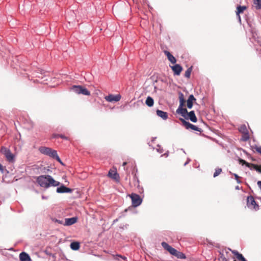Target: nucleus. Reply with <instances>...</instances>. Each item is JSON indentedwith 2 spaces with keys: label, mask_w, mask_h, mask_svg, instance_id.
<instances>
[{
  "label": "nucleus",
  "mask_w": 261,
  "mask_h": 261,
  "mask_svg": "<svg viewBox=\"0 0 261 261\" xmlns=\"http://www.w3.org/2000/svg\"><path fill=\"white\" fill-rule=\"evenodd\" d=\"M19 258L21 261H31L29 255L25 252H22L19 255Z\"/></svg>",
  "instance_id": "19"
},
{
  "label": "nucleus",
  "mask_w": 261,
  "mask_h": 261,
  "mask_svg": "<svg viewBox=\"0 0 261 261\" xmlns=\"http://www.w3.org/2000/svg\"><path fill=\"white\" fill-rule=\"evenodd\" d=\"M247 9V7L245 6H239L237 8V11H236V14L238 17V18L240 21H241V17L240 16V14L241 13H243L244 11Z\"/></svg>",
  "instance_id": "16"
},
{
  "label": "nucleus",
  "mask_w": 261,
  "mask_h": 261,
  "mask_svg": "<svg viewBox=\"0 0 261 261\" xmlns=\"http://www.w3.org/2000/svg\"><path fill=\"white\" fill-rule=\"evenodd\" d=\"M36 181L40 187L46 189L50 187L58 186L60 184V182L55 180L49 175H42L38 176Z\"/></svg>",
  "instance_id": "1"
},
{
  "label": "nucleus",
  "mask_w": 261,
  "mask_h": 261,
  "mask_svg": "<svg viewBox=\"0 0 261 261\" xmlns=\"http://www.w3.org/2000/svg\"><path fill=\"white\" fill-rule=\"evenodd\" d=\"M179 106L176 110V113L178 114H180L185 118H187V115L188 112L187 110L184 108V107L185 106L186 100L184 98V95L181 92H179Z\"/></svg>",
  "instance_id": "3"
},
{
  "label": "nucleus",
  "mask_w": 261,
  "mask_h": 261,
  "mask_svg": "<svg viewBox=\"0 0 261 261\" xmlns=\"http://www.w3.org/2000/svg\"><path fill=\"white\" fill-rule=\"evenodd\" d=\"M39 150L41 153L48 155L54 159H55L57 160V161L62 164L61 160L58 155L57 152L56 150L52 149L51 148L45 146H41L39 147Z\"/></svg>",
  "instance_id": "2"
},
{
  "label": "nucleus",
  "mask_w": 261,
  "mask_h": 261,
  "mask_svg": "<svg viewBox=\"0 0 261 261\" xmlns=\"http://www.w3.org/2000/svg\"><path fill=\"white\" fill-rule=\"evenodd\" d=\"M180 120L181 121L183 125L187 128V129H192L194 130H196L197 132H199L201 133L202 132V130L200 128L198 127L197 126L191 124L190 122L186 121L185 119L182 118H180Z\"/></svg>",
  "instance_id": "8"
},
{
  "label": "nucleus",
  "mask_w": 261,
  "mask_h": 261,
  "mask_svg": "<svg viewBox=\"0 0 261 261\" xmlns=\"http://www.w3.org/2000/svg\"><path fill=\"white\" fill-rule=\"evenodd\" d=\"M249 139V133H245L244 134H242V140L244 141H247Z\"/></svg>",
  "instance_id": "28"
},
{
  "label": "nucleus",
  "mask_w": 261,
  "mask_h": 261,
  "mask_svg": "<svg viewBox=\"0 0 261 261\" xmlns=\"http://www.w3.org/2000/svg\"><path fill=\"white\" fill-rule=\"evenodd\" d=\"M80 247V243L77 242H73L70 244V248L73 250H77Z\"/></svg>",
  "instance_id": "22"
},
{
  "label": "nucleus",
  "mask_w": 261,
  "mask_h": 261,
  "mask_svg": "<svg viewBox=\"0 0 261 261\" xmlns=\"http://www.w3.org/2000/svg\"><path fill=\"white\" fill-rule=\"evenodd\" d=\"M38 82V81L37 80H34V81H33L34 83H37Z\"/></svg>",
  "instance_id": "42"
},
{
  "label": "nucleus",
  "mask_w": 261,
  "mask_h": 261,
  "mask_svg": "<svg viewBox=\"0 0 261 261\" xmlns=\"http://www.w3.org/2000/svg\"><path fill=\"white\" fill-rule=\"evenodd\" d=\"M71 90L77 94H83L84 95H90V92L85 87L82 86L74 85L71 88Z\"/></svg>",
  "instance_id": "4"
},
{
  "label": "nucleus",
  "mask_w": 261,
  "mask_h": 261,
  "mask_svg": "<svg viewBox=\"0 0 261 261\" xmlns=\"http://www.w3.org/2000/svg\"><path fill=\"white\" fill-rule=\"evenodd\" d=\"M108 176L117 181L119 180V174L115 170H110L108 173Z\"/></svg>",
  "instance_id": "13"
},
{
  "label": "nucleus",
  "mask_w": 261,
  "mask_h": 261,
  "mask_svg": "<svg viewBox=\"0 0 261 261\" xmlns=\"http://www.w3.org/2000/svg\"><path fill=\"white\" fill-rule=\"evenodd\" d=\"M1 152L5 155L8 161L11 162L13 160L14 155L9 149L2 146L1 148Z\"/></svg>",
  "instance_id": "6"
},
{
  "label": "nucleus",
  "mask_w": 261,
  "mask_h": 261,
  "mask_svg": "<svg viewBox=\"0 0 261 261\" xmlns=\"http://www.w3.org/2000/svg\"><path fill=\"white\" fill-rule=\"evenodd\" d=\"M192 70V67L189 68L185 72V76L188 79H189L190 77Z\"/></svg>",
  "instance_id": "26"
},
{
  "label": "nucleus",
  "mask_w": 261,
  "mask_h": 261,
  "mask_svg": "<svg viewBox=\"0 0 261 261\" xmlns=\"http://www.w3.org/2000/svg\"><path fill=\"white\" fill-rule=\"evenodd\" d=\"M196 101V98L194 97L193 95H190L187 101V106L189 109L192 108L193 103Z\"/></svg>",
  "instance_id": "15"
},
{
  "label": "nucleus",
  "mask_w": 261,
  "mask_h": 261,
  "mask_svg": "<svg viewBox=\"0 0 261 261\" xmlns=\"http://www.w3.org/2000/svg\"><path fill=\"white\" fill-rule=\"evenodd\" d=\"M156 150L158 152H159L160 153H162L163 152L164 150L162 147L160 145H157Z\"/></svg>",
  "instance_id": "33"
},
{
  "label": "nucleus",
  "mask_w": 261,
  "mask_h": 261,
  "mask_svg": "<svg viewBox=\"0 0 261 261\" xmlns=\"http://www.w3.org/2000/svg\"><path fill=\"white\" fill-rule=\"evenodd\" d=\"M218 260L219 261H227L224 255L221 253H220L218 257Z\"/></svg>",
  "instance_id": "31"
},
{
  "label": "nucleus",
  "mask_w": 261,
  "mask_h": 261,
  "mask_svg": "<svg viewBox=\"0 0 261 261\" xmlns=\"http://www.w3.org/2000/svg\"><path fill=\"white\" fill-rule=\"evenodd\" d=\"M247 205L249 208L255 211L259 209V205L256 203L254 197L251 195L247 197Z\"/></svg>",
  "instance_id": "5"
},
{
  "label": "nucleus",
  "mask_w": 261,
  "mask_h": 261,
  "mask_svg": "<svg viewBox=\"0 0 261 261\" xmlns=\"http://www.w3.org/2000/svg\"><path fill=\"white\" fill-rule=\"evenodd\" d=\"M126 164H127V162H123V165H123V166H125Z\"/></svg>",
  "instance_id": "41"
},
{
  "label": "nucleus",
  "mask_w": 261,
  "mask_h": 261,
  "mask_svg": "<svg viewBox=\"0 0 261 261\" xmlns=\"http://www.w3.org/2000/svg\"><path fill=\"white\" fill-rule=\"evenodd\" d=\"M162 246L163 247L167 250L171 254L174 255V254L176 252V250L173 248H172L171 246H170L166 242H162Z\"/></svg>",
  "instance_id": "10"
},
{
  "label": "nucleus",
  "mask_w": 261,
  "mask_h": 261,
  "mask_svg": "<svg viewBox=\"0 0 261 261\" xmlns=\"http://www.w3.org/2000/svg\"><path fill=\"white\" fill-rule=\"evenodd\" d=\"M236 189H239V186L236 187Z\"/></svg>",
  "instance_id": "43"
},
{
  "label": "nucleus",
  "mask_w": 261,
  "mask_h": 261,
  "mask_svg": "<svg viewBox=\"0 0 261 261\" xmlns=\"http://www.w3.org/2000/svg\"><path fill=\"white\" fill-rule=\"evenodd\" d=\"M164 53L166 55L169 61L171 62V63L172 64H175L176 63V60L175 58L172 55H171L170 52L167 50H165Z\"/></svg>",
  "instance_id": "17"
},
{
  "label": "nucleus",
  "mask_w": 261,
  "mask_h": 261,
  "mask_svg": "<svg viewBox=\"0 0 261 261\" xmlns=\"http://www.w3.org/2000/svg\"><path fill=\"white\" fill-rule=\"evenodd\" d=\"M59 137L61 138H62V139H63L69 140L68 137L65 136L64 135H59Z\"/></svg>",
  "instance_id": "36"
},
{
  "label": "nucleus",
  "mask_w": 261,
  "mask_h": 261,
  "mask_svg": "<svg viewBox=\"0 0 261 261\" xmlns=\"http://www.w3.org/2000/svg\"><path fill=\"white\" fill-rule=\"evenodd\" d=\"M59 134H53L52 136V137L54 138H56L57 137H59Z\"/></svg>",
  "instance_id": "38"
},
{
  "label": "nucleus",
  "mask_w": 261,
  "mask_h": 261,
  "mask_svg": "<svg viewBox=\"0 0 261 261\" xmlns=\"http://www.w3.org/2000/svg\"><path fill=\"white\" fill-rule=\"evenodd\" d=\"M121 95L120 94L113 95L109 94L108 96H105V99L109 102H117L119 101L121 99Z\"/></svg>",
  "instance_id": "9"
},
{
  "label": "nucleus",
  "mask_w": 261,
  "mask_h": 261,
  "mask_svg": "<svg viewBox=\"0 0 261 261\" xmlns=\"http://www.w3.org/2000/svg\"><path fill=\"white\" fill-rule=\"evenodd\" d=\"M254 149L257 152L261 154V146L255 147Z\"/></svg>",
  "instance_id": "34"
},
{
  "label": "nucleus",
  "mask_w": 261,
  "mask_h": 261,
  "mask_svg": "<svg viewBox=\"0 0 261 261\" xmlns=\"http://www.w3.org/2000/svg\"><path fill=\"white\" fill-rule=\"evenodd\" d=\"M145 103L148 107H151L154 104V100L152 97L148 96L146 99Z\"/></svg>",
  "instance_id": "21"
},
{
  "label": "nucleus",
  "mask_w": 261,
  "mask_h": 261,
  "mask_svg": "<svg viewBox=\"0 0 261 261\" xmlns=\"http://www.w3.org/2000/svg\"><path fill=\"white\" fill-rule=\"evenodd\" d=\"M0 171H1L2 172H3V171H4V167L1 164H0Z\"/></svg>",
  "instance_id": "40"
},
{
  "label": "nucleus",
  "mask_w": 261,
  "mask_h": 261,
  "mask_svg": "<svg viewBox=\"0 0 261 261\" xmlns=\"http://www.w3.org/2000/svg\"><path fill=\"white\" fill-rule=\"evenodd\" d=\"M55 221L56 222H57V223H59V224H63L62 221H60V220H58V219H55Z\"/></svg>",
  "instance_id": "39"
},
{
  "label": "nucleus",
  "mask_w": 261,
  "mask_h": 261,
  "mask_svg": "<svg viewBox=\"0 0 261 261\" xmlns=\"http://www.w3.org/2000/svg\"><path fill=\"white\" fill-rule=\"evenodd\" d=\"M222 172V169L221 168H217L215 170V172L214 173V177H216L218 176Z\"/></svg>",
  "instance_id": "32"
},
{
  "label": "nucleus",
  "mask_w": 261,
  "mask_h": 261,
  "mask_svg": "<svg viewBox=\"0 0 261 261\" xmlns=\"http://www.w3.org/2000/svg\"><path fill=\"white\" fill-rule=\"evenodd\" d=\"M174 256H176L178 258L180 259H185L186 258L185 255L182 252H179L176 250V253L174 254Z\"/></svg>",
  "instance_id": "25"
},
{
  "label": "nucleus",
  "mask_w": 261,
  "mask_h": 261,
  "mask_svg": "<svg viewBox=\"0 0 261 261\" xmlns=\"http://www.w3.org/2000/svg\"><path fill=\"white\" fill-rule=\"evenodd\" d=\"M239 161L240 164H241L243 165H245L247 167L251 169V166L252 165V163H249L247 162L246 161H245L243 159H240Z\"/></svg>",
  "instance_id": "23"
},
{
  "label": "nucleus",
  "mask_w": 261,
  "mask_h": 261,
  "mask_svg": "<svg viewBox=\"0 0 261 261\" xmlns=\"http://www.w3.org/2000/svg\"><path fill=\"white\" fill-rule=\"evenodd\" d=\"M130 197L132 199V205L133 206L137 207L141 204L142 202V199L139 195L132 193L130 195Z\"/></svg>",
  "instance_id": "7"
},
{
  "label": "nucleus",
  "mask_w": 261,
  "mask_h": 261,
  "mask_svg": "<svg viewBox=\"0 0 261 261\" xmlns=\"http://www.w3.org/2000/svg\"><path fill=\"white\" fill-rule=\"evenodd\" d=\"M234 175L235 177V179L237 180V182L241 183V181L239 180L240 177L236 174H234Z\"/></svg>",
  "instance_id": "35"
},
{
  "label": "nucleus",
  "mask_w": 261,
  "mask_h": 261,
  "mask_svg": "<svg viewBox=\"0 0 261 261\" xmlns=\"http://www.w3.org/2000/svg\"><path fill=\"white\" fill-rule=\"evenodd\" d=\"M239 130L240 132H241L242 134H244L245 133L248 132V130L246 125L244 124L241 125L240 126Z\"/></svg>",
  "instance_id": "24"
},
{
  "label": "nucleus",
  "mask_w": 261,
  "mask_h": 261,
  "mask_svg": "<svg viewBox=\"0 0 261 261\" xmlns=\"http://www.w3.org/2000/svg\"><path fill=\"white\" fill-rule=\"evenodd\" d=\"M156 114L158 116L161 117L164 120H166L168 118V114L167 113L162 111L161 110H157L156 111Z\"/></svg>",
  "instance_id": "20"
},
{
  "label": "nucleus",
  "mask_w": 261,
  "mask_h": 261,
  "mask_svg": "<svg viewBox=\"0 0 261 261\" xmlns=\"http://www.w3.org/2000/svg\"><path fill=\"white\" fill-rule=\"evenodd\" d=\"M254 4L256 9H261V0H254Z\"/></svg>",
  "instance_id": "27"
},
{
  "label": "nucleus",
  "mask_w": 261,
  "mask_h": 261,
  "mask_svg": "<svg viewBox=\"0 0 261 261\" xmlns=\"http://www.w3.org/2000/svg\"><path fill=\"white\" fill-rule=\"evenodd\" d=\"M253 168L254 169L256 170L257 172L261 173V165L258 166V165L252 164L251 168Z\"/></svg>",
  "instance_id": "30"
},
{
  "label": "nucleus",
  "mask_w": 261,
  "mask_h": 261,
  "mask_svg": "<svg viewBox=\"0 0 261 261\" xmlns=\"http://www.w3.org/2000/svg\"><path fill=\"white\" fill-rule=\"evenodd\" d=\"M187 118H189L190 120L193 122H196L197 120L195 113L193 111H190L188 113V115H187Z\"/></svg>",
  "instance_id": "18"
},
{
  "label": "nucleus",
  "mask_w": 261,
  "mask_h": 261,
  "mask_svg": "<svg viewBox=\"0 0 261 261\" xmlns=\"http://www.w3.org/2000/svg\"><path fill=\"white\" fill-rule=\"evenodd\" d=\"M72 192V189L67 188L63 185L57 189V192L59 193H71Z\"/></svg>",
  "instance_id": "12"
},
{
  "label": "nucleus",
  "mask_w": 261,
  "mask_h": 261,
  "mask_svg": "<svg viewBox=\"0 0 261 261\" xmlns=\"http://www.w3.org/2000/svg\"><path fill=\"white\" fill-rule=\"evenodd\" d=\"M77 218L76 217H72L70 218H66L65 220V223L64 225L65 226H70L77 222Z\"/></svg>",
  "instance_id": "14"
},
{
  "label": "nucleus",
  "mask_w": 261,
  "mask_h": 261,
  "mask_svg": "<svg viewBox=\"0 0 261 261\" xmlns=\"http://www.w3.org/2000/svg\"><path fill=\"white\" fill-rule=\"evenodd\" d=\"M116 257H121V258H122V259H124V260L126 259V257H125V256H122V255H116Z\"/></svg>",
  "instance_id": "37"
},
{
  "label": "nucleus",
  "mask_w": 261,
  "mask_h": 261,
  "mask_svg": "<svg viewBox=\"0 0 261 261\" xmlns=\"http://www.w3.org/2000/svg\"><path fill=\"white\" fill-rule=\"evenodd\" d=\"M174 75H180L181 71L182 70V67L179 64H175V65L170 66Z\"/></svg>",
  "instance_id": "11"
},
{
  "label": "nucleus",
  "mask_w": 261,
  "mask_h": 261,
  "mask_svg": "<svg viewBox=\"0 0 261 261\" xmlns=\"http://www.w3.org/2000/svg\"><path fill=\"white\" fill-rule=\"evenodd\" d=\"M237 258L240 261H247L242 254L237 252L236 254Z\"/></svg>",
  "instance_id": "29"
}]
</instances>
